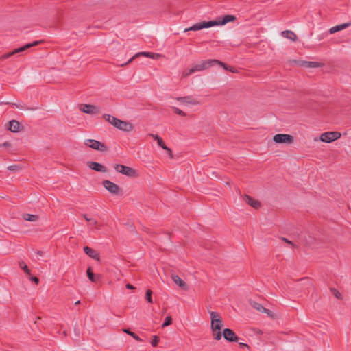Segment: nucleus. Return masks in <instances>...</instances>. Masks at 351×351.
Listing matches in <instances>:
<instances>
[{"mask_svg":"<svg viewBox=\"0 0 351 351\" xmlns=\"http://www.w3.org/2000/svg\"><path fill=\"white\" fill-rule=\"evenodd\" d=\"M236 17L233 15H225L222 20L210 21H204L200 23H195L190 27L185 28L184 32L189 31H198L204 28H210L217 25H223L229 22L234 21Z\"/></svg>","mask_w":351,"mask_h":351,"instance_id":"obj_1","label":"nucleus"},{"mask_svg":"<svg viewBox=\"0 0 351 351\" xmlns=\"http://www.w3.org/2000/svg\"><path fill=\"white\" fill-rule=\"evenodd\" d=\"M215 64H218L221 66H225V64L218 60L209 59V60H204L199 64H195L191 68H192L193 72L195 73L197 71H201L207 69Z\"/></svg>","mask_w":351,"mask_h":351,"instance_id":"obj_2","label":"nucleus"},{"mask_svg":"<svg viewBox=\"0 0 351 351\" xmlns=\"http://www.w3.org/2000/svg\"><path fill=\"white\" fill-rule=\"evenodd\" d=\"M210 327L213 332V338L217 341L220 340L222 337L221 332V328L223 327L222 319H220V321L211 320Z\"/></svg>","mask_w":351,"mask_h":351,"instance_id":"obj_3","label":"nucleus"},{"mask_svg":"<svg viewBox=\"0 0 351 351\" xmlns=\"http://www.w3.org/2000/svg\"><path fill=\"white\" fill-rule=\"evenodd\" d=\"M114 169L117 172H119L123 175H125L126 176L130 177V178H134V177L137 176L136 170H134L132 167L125 166L123 165H121V164L115 165Z\"/></svg>","mask_w":351,"mask_h":351,"instance_id":"obj_4","label":"nucleus"},{"mask_svg":"<svg viewBox=\"0 0 351 351\" xmlns=\"http://www.w3.org/2000/svg\"><path fill=\"white\" fill-rule=\"evenodd\" d=\"M341 137V133L339 132H327L320 135V141L324 143H331Z\"/></svg>","mask_w":351,"mask_h":351,"instance_id":"obj_5","label":"nucleus"},{"mask_svg":"<svg viewBox=\"0 0 351 351\" xmlns=\"http://www.w3.org/2000/svg\"><path fill=\"white\" fill-rule=\"evenodd\" d=\"M273 140L276 143L291 144L293 142V136L287 134H277L274 136Z\"/></svg>","mask_w":351,"mask_h":351,"instance_id":"obj_6","label":"nucleus"},{"mask_svg":"<svg viewBox=\"0 0 351 351\" xmlns=\"http://www.w3.org/2000/svg\"><path fill=\"white\" fill-rule=\"evenodd\" d=\"M84 143L86 146L95 150L101 152H105L107 150V147L104 143L94 139H88Z\"/></svg>","mask_w":351,"mask_h":351,"instance_id":"obj_7","label":"nucleus"},{"mask_svg":"<svg viewBox=\"0 0 351 351\" xmlns=\"http://www.w3.org/2000/svg\"><path fill=\"white\" fill-rule=\"evenodd\" d=\"M103 186L106 190L113 195H119L121 193L120 187L115 183L106 180L103 181Z\"/></svg>","mask_w":351,"mask_h":351,"instance_id":"obj_8","label":"nucleus"},{"mask_svg":"<svg viewBox=\"0 0 351 351\" xmlns=\"http://www.w3.org/2000/svg\"><path fill=\"white\" fill-rule=\"evenodd\" d=\"M176 99L182 104L190 105V106H196L200 104V101L195 97L191 95L184 96V97H176Z\"/></svg>","mask_w":351,"mask_h":351,"instance_id":"obj_9","label":"nucleus"},{"mask_svg":"<svg viewBox=\"0 0 351 351\" xmlns=\"http://www.w3.org/2000/svg\"><path fill=\"white\" fill-rule=\"evenodd\" d=\"M80 109L83 112L88 114H96L100 112L99 107L90 104H82Z\"/></svg>","mask_w":351,"mask_h":351,"instance_id":"obj_10","label":"nucleus"},{"mask_svg":"<svg viewBox=\"0 0 351 351\" xmlns=\"http://www.w3.org/2000/svg\"><path fill=\"white\" fill-rule=\"evenodd\" d=\"M223 336L226 341L230 342H237L239 341V337L236 335L235 332L229 328L223 330Z\"/></svg>","mask_w":351,"mask_h":351,"instance_id":"obj_11","label":"nucleus"},{"mask_svg":"<svg viewBox=\"0 0 351 351\" xmlns=\"http://www.w3.org/2000/svg\"><path fill=\"white\" fill-rule=\"evenodd\" d=\"M87 165L89 168L97 172L106 173L108 171V169L105 166L96 162H88Z\"/></svg>","mask_w":351,"mask_h":351,"instance_id":"obj_12","label":"nucleus"},{"mask_svg":"<svg viewBox=\"0 0 351 351\" xmlns=\"http://www.w3.org/2000/svg\"><path fill=\"white\" fill-rule=\"evenodd\" d=\"M141 56H145L147 58H154L155 54L154 53H151V52H138V53H136L134 56H133L128 62H126L124 64H122L121 66H123L125 65H128L130 63H131L136 58Z\"/></svg>","mask_w":351,"mask_h":351,"instance_id":"obj_13","label":"nucleus"},{"mask_svg":"<svg viewBox=\"0 0 351 351\" xmlns=\"http://www.w3.org/2000/svg\"><path fill=\"white\" fill-rule=\"evenodd\" d=\"M84 252L89 257H90L96 261H98L100 260L99 254L97 251L89 247L88 246L84 247Z\"/></svg>","mask_w":351,"mask_h":351,"instance_id":"obj_14","label":"nucleus"},{"mask_svg":"<svg viewBox=\"0 0 351 351\" xmlns=\"http://www.w3.org/2000/svg\"><path fill=\"white\" fill-rule=\"evenodd\" d=\"M8 130L12 132H18L23 128L21 123L16 120H11L8 122Z\"/></svg>","mask_w":351,"mask_h":351,"instance_id":"obj_15","label":"nucleus"},{"mask_svg":"<svg viewBox=\"0 0 351 351\" xmlns=\"http://www.w3.org/2000/svg\"><path fill=\"white\" fill-rule=\"evenodd\" d=\"M243 200L249 205L254 208H258L261 206L260 202L252 199L250 196L245 195L243 197Z\"/></svg>","mask_w":351,"mask_h":351,"instance_id":"obj_16","label":"nucleus"},{"mask_svg":"<svg viewBox=\"0 0 351 351\" xmlns=\"http://www.w3.org/2000/svg\"><path fill=\"white\" fill-rule=\"evenodd\" d=\"M40 43V41H34L32 43H27L23 47H21L19 48H17V49L13 50L12 52L14 53V55L16 53H20V52H23L33 46H36V45H38Z\"/></svg>","mask_w":351,"mask_h":351,"instance_id":"obj_17","label":"nucleus"},{"mask_svg":"<svg viewBox=\"0 0 351 351\" xmlns=\"http://www.w3.org/2000/svg\"><path fill=\"white\" fill-rule=\"evenodd\" d=\"M133 128L134 127L132 123L128 121H122L117 129L124 132H130Z\"/></svg>","mask_w":351,"mask_h":351,"instance_id":"obj_18","label":"nucleus"},{"mask_svg":"<svg viewBox=\"0 0 351 351\" xmlns=\"http://www.w3.org/2000/svg\"><path fill=\"white\" fill-rule=\"evenodd\" d=\"M281 35L289 40H291L293 41H295L297 40V36L296 34L291 31V30H285L281 32Z\"/></svg>","mask_w":351,"mask_h":351,"instance_id":"obj_19","label":"nucleus"},{"mask_svg":"<svg viewBox=\"0 0 351 351\" xmlns=\"http://www.w3.org/2000/svg\"><path fill=\"white\" fill-rule=\"evenodd\" d=\"M86 273L88 279L93 282H96L100 279L99 275L93 274L91 267L88 268Z\"/></svg>","mask_w":351,"mask_h":351,"instance_id":"obj_20","label":"nucleus"},{"mask_svg":"<svg viewBox=\"0 0 351 351\" xmlns=\"http://www.w3.org/2000/svg\"><path fill=\"white\" fill-rule=\"evenodd\" d=\"M349 25H350V23H343L341 25L334 26L329 29V32L330 34H334L338 31L342 30V29L348 27Z\"/></svg>","mask_w":351,"mask_h":351,"instance_id":"obj_21","label":"nucleus"},{"mask_svg":"<svg viewBox=\"0 0 351 351\" xmlns=\"http://www.w3.org/2000/svg\"><path fill=\"white\" fill-rule=\"evenodd\" d=\"M301 66L306 68H317L321 66V64L317 62L303 61Z\"/></svg>","mask_w":351,"mask_h":351,"instance_id":"obj_22","label":"nucleus"},{"mask_svg":"<svg viewBox=\"0 0 351 351\" xmlns=\"http://www.w3.org/2000/svg\"><path fill=\"white\" fill-rule=\"evenodd\" d=\"M23 219L27 221H36L38 219V216L33 214H23Z\"/></svg>","mask_w":351,"mask_h":351,"instance_id":"obj_23","label":"nucleus"},{"mask_svg":"<svg viewBox=\"0 0 351 351\" xmlns=\"http://www.w3.org/2000/svg\"><path fill=\"white\" fill-rule=\"evenodd\" d=\"M172 279L179 287L186 288V283L178 275H173Z\"/></svg>","mask_w":351,"mask_h":351,"instance_id":"obj_24","label":"nucleus"},{"mask_svg":"<svg viewBox=\"0 0 351 351\" xmlns=\"http://www.w3.org/2000/svg\"><path fill=\"white\" fill-rule=\"evenodd\" d=\"M82 216L84 218V219L89 223L90 226H96V225H97L98 222L94 218L90 217L86 214H83Z\"/></svg>","mask_w":351,"mask_h":351,"instance_id":"obj_25","label":"nucleus"},{"mask_svg":"<svg viewBox=\"0 0 351 351\" xmlns=\"http://www.w3.org/2000/svg\"><path fill=\"white\" fill-rule=\"evenodd\" d=\"M157 143H158V146L162 147L163 149L166 150L167 152V153L169 154V156L171 157H172V152H171V149H169V147H167L165 145V144L164 143L162 138L158 139V141Z\"/></svg>","mask_w":351,"mask_h":351,"instance_id":"obj_26","label":"nucleus"},{"mask_svg":"<svg viewBox=\"0 0 351 351\" xmlns=\"http://www.w3.org/2000/svg\"><path fill=\"white\" fill-rule=\"evenodd\" d=\"M103 118L106 121H108V123H110L111 125H114V122L115 121L117 120V118H116L115 117H113L112 115H110V114H104L103 115Z\"/></svg>","mask_w":351,"mask_h":351,"instance_id":"obj_27","label":"nucleus"},{"mask_svg":"<svg viewBox=\"0 0 351 351\" xmlns=\"http://www.w3.org/2000/svg\"><path fill=\"white\" fill-rule=\"evenodd\" d=\"M250 304L254 308L256 309L260 312H263V311H265V308L256 302H250Z\"/></svg>","mask_w":351,"mask_h":351,"instance_id":"obj_28","label":"nucleus"},{"mask_svg":"<svg viewBox=\"0 0 351 351\" xmlns=\"http://www.w3.org/2000/svg\"><path fill=\"white\" fill-rule=\"evenodd\" d=\"M123 331L130 335L131 337H132L135 340L138 341H142V339L140 338L137 335H136L134 332H132L130 330V329H126V328H124L123 329Z\"/></svg>","mask_w":351,"mask_h":351,"instance_id":"obj_29","label":"nucleus"},{"mask_svg":"<svg viewBox=\"0 0 351 351\" xmlns=\"http://www.w3.org/2000/svg\"><path fill=\"white\" fill-rule=\"evenodd\" d=\"M19 267L28 275L31 274L27 265L22 261L19 263Z\"/></svg>","mask_w":351,"mask_h":351,"instance_id":"obj_30","label":"nucleus"},{"mask_svg":"<svg viewBox=\"0 0 351 351\" xmlns=\"http://www.w3.org/2000/svg\"><path fill=\"white\" fill-rule=\"evenodd\" d=\"M210 316L211 320L220 321V319H221V317L219 315V314L218 313L214 312V311H210Z\"/></svg>","mask_w":351,"mask_h":351,"instance_id":"obj_31","label":"nucleus"},{"mask_svg":"<svg viewBox=\"0 0 351 351\" xmlns=\"http://www.w3.org/2000/svg\"><path fill=\"white\" fill-rule=\"evenodd\" d=\"M152 295V291L150 289H147L145 293V299L150 304L153 303Z\"/></svg>","mask_w":351,"mask_h":351,"instance_id":"obj_32","label":"nucleus"},{"mask_svg":"<svg viewBox=\"0 0 351 351\" xmlns=\"http://www.w3.org/2000/svg\"><path fill=\"white\" fill-rule=\"evenodd\" d=\"M172 323V319L171 316L166 317L163 324H162V327H166L167 326L171 325Z\"/></svg>","mask_w":351,"mask_h":351,"instance_id":"obj_33","label":"nucleus"},{"mask_svg":"<svg viewBox=\"0 0 351 351\" xmlns=\"http://www.w3.org/2000/svg\"><path fill=\"white\" fill-rule=\"evenodd\" d=\"M159 342V337L156 335L153 336V338L151 341V344L152 346L156 347Z\"/></svg>","mask_w":351,"mask_h":351,"instance_id":"obj_34","label":"nucleus"},{"mask_svg":"<svg viewBox=\"0 0 351 351\" xmlns=\"http://www.w3.org/2000/svg\"><path fill=\"white\" fill-rule=\"evenodd\" d=\"M172 108L176 114L183 117L186 116V113L184 112L182 110L179 109L178 108L173 107Z\"/></svg>","mask_w":351,"mask_h":351,"instance_id":"obj_35","label":"nucleus"},{"mask_svg":"<svg viewBox=\"0 0 351 351\" xmlns=\"http://www.w3.org/2000/svg\"><path fill=\"white\" fill-rule=\"evenodd\" d=\"M193 73H194V72H193L192 68H190L189 69H188L182 73V77H186L192 75Z\"/></svg>","mask_w":351,"mask_h":351,"instance_id":"obj_36","label":"nucleus"},{"mask_svg":"<svg viewBox=\"0 0 351 351\" xmlns=\"http://www.w3.org/2000/svg\"><path fill=\"white\" fill-rule=\"evenodd\" d=\"M13 55H14V53L12 51L7 53L3 54L1 56H0V60L1 61H3L4 60L9 58L10 57H11Z\"/></svg>","mask_w":351,"mask_h":351,"instance_id":"obj_37","label":"nucleus"},{"mask_svg":"<svg viewBox=\"0 0 351 351\" xmlns=\"http://www.w3.org/2000/svg\"><path fill=\"white\" fill-rule=\"evenodd\" d=\"M332 293L338 299L341 298V293L335 289H331Z\"/></svg>","mask_w":351,"mask_h":351,"instance_id":"obj_38","label":"nucleus"},{"mask_svg":"<svg viewBox=\"0 0 351 351\" xmlns=\"http://www.w3.org/2000/svg\"><path fill=\"white\" fill-rule=\"evenodd\" d=\"M263 313H266L269 317H274V313L267 308H265V311H263Z\"/></svg>","mask_w":351,"mask_h":351,"instance_id":"obj_39","label":"nucleus"},{"mask_svg":"<svg viewBox=\"0 0 351 351\" xmlns=\"http://www.w3.org/2000/svg\"><path fill=\"white\" fill-rule=\"evenodd\" d=\"M121 121L122 120L117 119L113 126L118 128Z\"/></svg>","mask_w":351,"mask_h":351,"instance_id":"obj_40","label":"nucleus"},{"mask_svg":"<svg viewBox=\"0 0 351 351\" xmlns=\"http://www.w3.org/2000/svg\"><path fill=\"white\" fill-rule=\"evenodd\" d=\"M149 135L152 136L154 139L157 141V142L158 141V139L161 138L158 134H149Z\"/></svg>","mask_w":351,"mask_h":351,"instance_id":"obj_41","label":"nucleus"},{"mask_svg":"<svg viewBox=\"0 0 351 351\" xmlns=\"http://www.w3.org/2000/svg\"><path fill=\"white\" fill-rule=\"evenodd\" d=\"M226 70H228V71H230L231 72H235V69L234 68H232L230 66H226V65L225 64V66H223Z\"/></svg>","mask_w":351,"mask_h":351,"instance_id":"obj_42","label":"nucleus"},{"mask_svg":"<svg viewBox=\"0 0 351 351\" xmlns=\"http://www.w3.org/2000/svg\"><path fill=\"white\" fill-rule=\"evenodd\" d=\"M17 168H18V167H17V166H16V165H12V166H9V167H8V170H10V171H14V170H16Z\"/></svg>","mask_w":351,"mask_h":351,"instance_id":"obj_43","label":"nucleus"},{"mask_svg":"<svg viewBox=\"0 0 351 351\" xmlns=\"http://www.w3.org/2000/svg\"><path fill=\"white\" fill-rule=\"evenodd\" d=\"M31 280L34 282L36 284H38V282H39V279L36 276L32 277Z\"/></svg>","mask_w":351,"mask_h":351,"instance_id":"obj_44","label":"nucleus"},{"mask_svg":"<svg viewBox=\"0 0 351 351\" xmlns=\"http://www.w3.org/2000/svg\"><path fill=\"white\" fill-rule=\"evenodd\" d=\"M239 346L241 348H249V346L247 344H246V343H239Z\"/></svg>","mask_w":351,"mask_h":351,"instance_id":"obj_45","label":"nucleus"},{"mask_svg":"<svg viewBox=\"0 0 351 351\" xmlns=\"http://www.w3.org/2000/svg\"><path fill=\"white\" fill-rule=\"evenodd\" d=\"M126 288L127 289H134V287L130 284H127L125 285Z\"/></svg>","mask_w":351,"mask_h":351,"instance_id":"obj_46","label":"nucleus"},{"mask_svg":"<svg viewBox=\"0 0 351 351\" xmlns=\"http://www.w3.org/2000/svg\"><path fill=\"white\" fill-rule=\"evenodd\" d=\"M282 240H283L284 241H285L286 243H289V244H291V245H293V244H292V243H291L290 241H289L288 239H287L286 238H282Z\"/></svg>","mask_w":351,"mask_h":351,"instance_id":"obj_47","label":"nucleus"},{"mask_svg":"<svg viewBox=\"0 0 351 351\" xmlns=\"http://www.w3.org/2000/svg\"><path fill=\"white\" fill-rule=\"evenodd\" d=\"M3 146L8 147L10 145V143L8 142H5L2 144Z\"/></svg>","mask_w":351,"mask_h":351,"instance_id":"obj_48","label":"nucleus"},{"mask_svg":"<svg viewBox=\"0 0 351 351\" xmlns=\"http://www.w3.org/2000/svg\"><path fill=\"white\" fill-rule=\"evenodd\" d=\"M37 254L40 256L43 255V252L41 251H38Z\"/></svg>","mask_w":351,"mask_h":351,"instance_id":"obj_49","label":"nucleus"},{"mask_svg":"<svg viewBox=\"0 0 351 351\" xmlns=\"http://www.w3.org/2000/svg\"><path fill=\"white\" fill-rule=\"evenodd\" d=\"M80 303V301L78 300V301L75 302V304L77 305V304H79Z\"/></svg>","mask_w":351,"mask_h":351,"instance_id":"obj_50","label":"nucleus"}]
</instances>
